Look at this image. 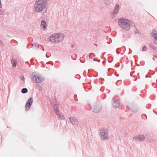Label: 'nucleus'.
Here are the masks:
<instances>
[{"mask_svg":"<svg viewBox=\"0 0 157 157\" xmlns=\"http://www.w3.org/2000/svg\"><path fill=\"white\" fill-rule=\"evenodd\" d=\"M49 0H36L35 8L36 10H47L48 8Z\"/></svg>","mask_w":157,"mask_h":157,"instance_id":"obj_1","label":"nucleus"},{"mask_svg":"<svg viewBox=\"0 0 157 157\" xmlns=\"http://www.w3.org/2000/svg\"><path fill=\"white\" fill-rule=\"evenodd\" d=\"M118 24L120 27L125 31H128L130 29V22L128 19L120 18L119 20Z\"/></svg>","mask_w":157,"mask_h":157,"instance_id":"obj_2","label":"nucleus"},{"mask_svg":"<svg viewBox=\"0 0 157 157\" xmlns=\"http://www.w3.org/2000/svg\"><path fill=\"white\" fill-rule=\"evenodd\" d=\"M98 135L101 140H106L109 138L108 130L106 128H103L100 129L98 131Z\"/></svg>","mask_w":157,"mask_h":157,"instance_id":"obj_3","label":"nucleus"},{"mask_svg":"<svg viewBox=\"0 0 157 157\" xmlns=\"http://www.w3.org/2000/svg\"><path fill=\"white\" fill-rule=\"evenodd\" d=\"M30 78L33 82L37 83H40L44 80L41 76L38 75L35 72H33L31 74Z\"/></svg>","mask_w":157,"mask_h":157,"instance_id":"obj_4","label":"nucleus"},{"mask_svg":"<svg viewBox=\"0 0 157 157\" xmlns=\"http://www.w3.org/2000/svg\"><path fill=\"white\" fill-rule=\"evenodd\" d=\"M101 105L100 103L94 104L91 108L92 111L94 112L98 113L101 109Z\"/></svg>","mask_w":157,"mask_h":157,"instance_id":"obj_5","label":"nucleus"},{"mask_svg":"<svg viewBox=\"0 0 157 157\" xmlns=\"http://www.w3.org/2000/svg\"><path fill=\"white\" fill-rule=\"evenodd\" d=\"M33 100L32 98H30L27 101L25 106V110L26 111H28L30 109L32 104Z\"/></svg>","mask_w":157,"mask_h":157,"instance_id":"obj_6","label":"nucleus"},{"mask_svg":"<svg viewBox=\"0 0 157 157\" xmlns=\"http://www.w3.org/2000/svg\"><path fill=\"white\" fill-rule=\"evenodd\" d=\"M57 33H53L49 36L48 40L53 43L57 44Z\"/></svg>","mask_w":157,"mask_h":157,"instance_id":"obj_7","label":"nucleus"},{"mask_svg":"<svg viewBox=\"0 0 157 157\" xmlns=\"http://www.w3.org/2000/svg\"><path fill=\"white\" fill-rule=\"evenodd\" d=\"M120 103V101L118 97H115L114 98V101L112 103V105L113 108H117L119 107Z\"/></svg>","mask_w":157,"mask_h":157,"instance_id":"obj_8","label":"nucleus"},{"mask_svg":"<svg viewBox=\"0 0 157 157\" xmlns=\"http://www.w3.org/2000/svg\"><path fill=\"white\" fill-rule=\"evenodd\" d=\"M65 37V36L63 33H57V43L62 42Z\"/></svg>","mask_w":157,"mask_h":157,"instance_id":"obj_9","label":"nucleus"},{"mask_svg":"<svg viewBox=\"0 0 157 157\" xmlns=\"http://www.w3.org/2000/svg\"><path fill=\"white\" fill-rule=\"evenodd\" d=\"M145 139L144 136L143 135H139L138 136H134L133 138V140L136 141H143Z\"/></svg>","mask_w":157,"mask_h":157,"instance_id":"obj_10","label":"nucleus"},{"mask_svg":"<svg viewBox=\"0 0 157 157\" xmlns=\"http://www.w3.org/2000/svg\"><path fill=\"white\" fill-rule=\"evenodd\" d=\"M129 108L130 111L133 113H136L138 110V108L135 105H131L129 106Z\"/></svg>","mask_w":157,"mask_h":157,"instance_id":"obj_11","label":"nucleus"},{"mask_svg":"<svg viewBox=\"0 0 157 157\" xmlns=\"http://www.w3.org/2000/svg\"><path fill=\"white\" fill-rule=\"evenodd\" d=\"M70 121L74 125L77 124L78 123V121L76 118L74 117H70L69 118Z\"/></svg>","mask_w":157,"mask_h":157,"instance_id":"obj_12","label":"nucleus"},{"mask_svg":"<svg viewBox=\"0 0 157 157\" xmlns=\"http://www.w3.org/2000/svg\"><path fill=\"white\" fill-rule=\"evenodd\" d=\"M118 10H113V12L111 13L110 16L112 18H113L115 17L117 14Z\"/></svg>","mask_w":157,"mask_h":157,"instance_id":"obj_13","label":"nucleus"},{"mask_svg":"<svg viewBox=\"0 0 157 157\" xmlns=\"http://www.w3.org/2000/svg\"><path fill=\"white\" fill-rule=\"evenodd\" d=\"M151 36L154 39L157 37V32L155 29H153L151 33Z\"/></svg>","mask_w":157,"mask_h":157,"instance_id":"obj_14","label":"nucleus"},{"mask_svg":"<svg viewBox=\"0 0 157 157\" xmlns=\"http://www.w3.org/2000/svg\"><path fill=\"white\" fill-rule=\"evenodd\" d=\"M41 25L43 26V29L45 30L46 29L47 25L45 21L44 20H42L41 21Z\"/></svg>","mask_w":157,"mask_h":157,"instance_id":"obj_15","label":"nucleus"},{"mask_svg":"<svg viewBox=\"0 0 157 157\" xmlns=\"http://www.w3.org/2000/svg\"><path fill=\"white\" fill-rule=\"evenodd\" d=\"M59 107V105L58 104H55L54 106V109L56 114H58V113H59V112L58 111Z\"/></svg>","mask_w":157,"mask_h":157,"instance_id":"obj_16","label":"nucleus"},{"mask_svg":"<svg viewBox=\"0 0 157 157\" xmlns=\"http://www.w3.org/2000/svg\"><path fill=\"white\" fill-rule=\"evenodd\" d=\"M11 63L12 64L13 67L14 68H15L16 64V63H15V61L14 60H13V59H11Z\"/></svg>","mask_w":157,"mask_h":157,"instance_id":"obj_17","label":"nucleus"},{"mask_svg":"<svg viewBox=\"0 0 157 157\" xmlns=\"http://www.w3.org/2000/svg\"><path fill=\"white\" fill-rule=\"evenodd\" d=\"M21 91L23 94L26 93L28 92V89L26 88H24L22 89Z\"/></svg>","mask_w":157,"mask_h":157,"instance_id":"obj_18","label":"nucleus"},{"mask_svg":"<svg viewBox=\"0 0 157 157\" xmlns=\"http://www.w3.org/2000/svg\"><path fill=\"white\" fill-rule=\"evenodd\" d=\"M58 118H59L60 120H62L64 119V116L63 115H61L58 113V114H56Z\"/></svg>","mask_w":157,"mask_h":157,"instance_id":"obj_19","label":"nucleus"},{"mask_svg":"<svg viewBox=\"0 0 157 157\" xmlns=\"http://www.w3.org/2000/svg\"><path fill=\"white\" fill-rule=\"evenodd\" d=\"M33 48H37L39 47V44L36 43H35L33 44Z\"/></svg>","mask_w":157,"mask_h":157,"instance_id":"obj_20","label":"nucleus"},{"mask_svg":"<svg viewBox=\"0 0 157 157\" xmlns=\"http://www.w3.org/2000/svg\"><path fill=\"white\" fill-rule=\"evenodd\" d=\"M119 8V5L118 4H117L115 7V10H117V9H118Z\"/></svg>","mask_w":157,"mask_h":157,"instance_id":"obj_21","label":"nucleus"},{"mask_svg":"<svg viewBox=\"0 0 157 157\" xmlns=\"http://www.w3.org/2000/svg\"><path fill=\"white\" fill-rule=\"evenodd\" d=\"M105 4L108 5L109 3V2L108 0H106L105 1Z\"/></svg>","mask_w":157,"mask_h":157,"instance_id":"obj_22","label":"nucleus"},{"mask_svg":"<svg viewBox=\"0 0 157 157\" xmlns=\"http://www.w3.org/2000/svg\"><path fill=\"white\" fill-rule=\"evenodd\" d=\"M154 43L155 44L157 45V37L155 39H154Z\"/></svg>","mask_w":157,"mask_h":157,"instance_id":"obj_23","label":"nucleus"},{"mask_svg":"<svg viewBox=\"0 0 157 157\" xmlns=\"http://www.w3.org/2000/svg\"><path fill=\"white\" fill-rule=\"evenodd\" d=\"M146 48V47L145 46H144L143 48L142 49V51H145V49Z\"/></svg>","mask_w":157,"mask_h":157,"instance_id":"obj_24","label":"nucleus"},{"mask_svg":"<svg viewBox=\"0 0 157 157\" xmlns=\"http://www.w3.org/2000/svg\"><path fill=\"white\" fill-rule=\"evenodd\" d=\"M21 80L24 81L25 80V78L24 76L21 77L20 78Z\"/></svg>","mask_w":157,"mask_h":157,"instance_id":"obj_25","label":"nucleus"},{"mask_svg":"<svg viewBox=\"0 0 157 157\" xmlns=\"http://www.w3.org/2000/svg\"><path fill=\"white\" fill-rule=\"evenodd\" d=\"M3 14L2 10H0V15H2Z\"/></svg>","mask_w":157,"mask_h":157,"instance_id":"obj_26","label":"nucleus"},{"mask_svg":"<svg viewBox=\"0 0 157 157\" xmlns=\"http://www.w3.org/2000/svg\"><path fill=\"white\" fill-rule=\"evenodd\" d=\"M138 31H137V30H135L134 31V33H139L138 32H137Z\"/></svg>","mask_w":157,"mask_h":157,"instance_id":"obj_27","label":"nucleus"},{"mask_svg":"<svg viewBox=\"0 0 157 157\" xmlns=\"http://www.w3.org/2000/svg\"><path fill=\"white\" fill-rule=\"evenodd\" d=\"M0 8H2L1 1L0 0Z\"/></svg>","mask_w":157,"mask_h":157,"instance_id":"obj_28","label":"nucleus"},{"mask_svg":"<svg viewBox=\"0 0 157 157\" xmlns=\"http://www.w3.org/2000/svg\"><path fill=\"white\" fill-rule=\"evenodd\" d=\"M74 46H75V45H74V44H72V45H71V48H74Z\"/></svg>","mask_w":157,"mask_h":157,"instance_id":"obj_29","label":"nucleus"},{"mask_svg":"<svg viewBox=\"0 0 157 157\" xmlns=\"http://www.w3.org/2000/svg\"><path fill=\"white\" fill-rule=\"evenodd\" d=\"M42 10H37V12H40V11H41Z\"/></svg>","mask_w":157,"mask_h":157,"instance_id":"obj_30","label":"nucleus"},{"mask_svg":"<svg viewBox=\"0 0 157 157\" xmlns=\"http://www.w3.org/2000/svg\"><path fill=\"white\" fill-rule=\"evenodd\" d=\"M153 59L154 60H155V59L154 58H153Z\"/></svg>","mask_w":157,"mask_h":157,"instance_id":"obj_31","label":"nucleus"}]
</instances>
